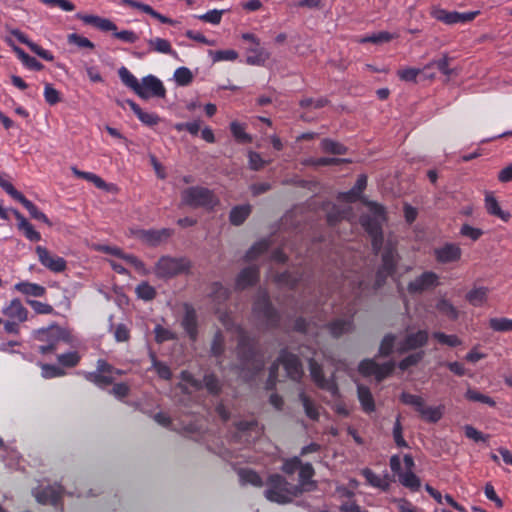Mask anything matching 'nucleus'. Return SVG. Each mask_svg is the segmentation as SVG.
I'll return each mask as SVG.
<instances>
[{
  "label": "nucleus",
  "instance_id": "dca6fc26",
  "mask_svg": "<svg viewBox=\"0 0 512 512\" xmlns=\"http://www.w3.org/2000/svg\"><path fill=\"white\" fill-rule=\"evenodd\" d=\"M62 488L59 485L44 486L33 489V495L40 504H56L62 495Z\"/></svg>",
  "mask_w": 512,
  "mask_h": 512
},
{
  "label": "nucleus",
  "instance_id": "37998d69",
  "mask_svg": "<svg viewBox=\"0 0 512 512\" xmlns=\"http://www.w3.org/2000/svg\"><path fill=\"white\" fill-rule=\"evenodd\" d=\"M118 75L122 83L136 93L140 81L126 67H121Z\"/></svg>",
  "mask_w": 512,
  "mask_h": 512
},
{
  "label": "nucleus",
  "instance_id": "f8f14e48",
  "mask_svg": "<svg viewBox=\"0 0 512 512\" xmlns=\"http://www.w3.org/2000/svg\"><path fill=\"white\" fill-rule=\"evenodd\" d=\"M398 260V255L392 244L388 243L382 253V265L377 272L376 287H380L385 279L392 274Z\"/></svg>",
  "mask_w": 512,
  "mask_h": 512
},
{
  "label": "nucleus",
  "instance_id": "cd10ccee",
  "mask_svg": "<svg viewBox=\"0 0 512 512\" xmlns=\"http://www.w3.org/2000/svg\"><path fill=\"white\" fill-rule=\"evenodd\" d=\"M126 104L131 108V110L136 114L138 119L143 124H145L147 126H154V125L158 124V122L160 121V118L158 117L157 114L143 111L139 107V105H137L134 101L126 100Z\"/></svg>",
  "mask_w": 512,
  "mask_h": 512
},
{
  "label": "nucleus",
  "instance_id": "7ed1b4c3",
  "mask_svg": "<svg viewBox=\"0 0 512 512\" xmlns=\"http://www.w3.org/2000/svg\"><path fill=\"white\" fill-rule=\"evenodd\" d=\"M368 214L361 217V224L372 238V246L378 251L382 244L381 226L385 220L383 208L376 203H368Z\"/></svg>",
  "mask_w": 512,
  "mask_h": 512
},
{
  "label": "nucleus",
  "instance_id": "bf43d9fd",
  "mask_svg": "<svg viewBox=\"0 0 512 512\" xmlns=\"http://www.w3.org/2000/svg\"><path fill=\"white\" fill-rule=\"evenodd\" d=\"M181 387L188 393L191 392L190 389H199L201 384L195 380L192 375L188 372H182L181 374Z\"/></svg>",
  "mask_w": 512,
  "mask_h": 512
},
{
  "label": "nucleus",
  "instance_id": "4d7b16f0",
  "mask_svg": "<svg viewBox=\"0 0 512 512\" xmlns=\"http://www.w3.org/2000/svg\"><path fill=\"white\" fill-rule=\"evenodd\" d=\"M69 44H74L79 48L94 49L95 45L86 37L76 33L69 34L67 37Z\"/></svg>",
  "mask_w": 512,
  "mask_h": 512
},
{
  "label": "nucleus",
  "instance_id": "774afa93",
  "mask_svg": "<svg viewBox=\"0 0 512 512\" xmlns=\"http://www.w3.org/2000/svg\"><path fill=\"white\" fill-rule=\"evenodd\" d=\"M422 71L423 70H420L418 68L407 67V68L400 69L398 71V76L403 81L412 82V81L416 80L417 76Z\"/></svg>",
  "mask_w": 512,
  "mask_h": 512
},
{
  "label": "nucleus",
  "instance_id": "6e6d98bb",
  "mask_svg": "<svg viewBox=\"0 0 512 512\" xmlns=\"http://www.w3.org/2000/svg\"><path fill=\"white\" fill-rule=\"evenodd\" d=\"M300 400L305 409L306 415L313 420H316L319 416V412L317 407L313 404V402L305 395L304 392L300 393Z\"/></svg>",
  "mask_w": 512,
  "mask_h": 512
},
{
  "label": "nucleus",
  "instance_id": "4468645a",
  "mask_svg": "<svg viewBox=\"0 0 512 512\" xmlns=\"http://www.w3.org/2000/svg\"><path fill=\"white\" fill-rule=\"evenodd\" d=\"M439 284V277L432 271H426L408 284L409 293H422L436 287Z\"/></svg>",
  "mask_w": 512,
  "mask_h": 512
},
{
  "label": "nucleus",
  "instance_id": "9d476101",
  "mask_svg": "<svg viewBox=\"0 0 512 512\" xmlns=\"http://www.w3.org/2000/svg\"><path fill=\"white\" fill-rule=\"evenodd\" d=\"M166 89L160 79L154 75H147L143 77L136 90V94L142 99H149L151 97H164Z\"/></svg>",
  "mask_w": 512,
  "mask_h": 512
},
{
  "label": "nucleus",
  "instance_id": "c756f323",
  "mask_svg": "<svg viewBox=\"0 0 512 512\" xmlns=\"http://www.w3.org/2000/svg\"><path fill=\"white\" fill-rule=\"evenodd\" d=\"M14 289L26 296H33V297H42V296H44V294L46 292L45 287H43L39 284H36V283L28 282V281H22V282L16 283L14 285Z\"/></svg>",
  "mask_w": 512,
  "mask_h": 512
},
{
  "label": "nucleus",
  "instance_id": "a878e982",
  "mask_svg": "<svg viewBox=\"0 0 512 512\" xmlns=\"http://www.w3.org/2000/svg\"><path fill=\"white\" fill-rule=\"evenodd\" d=\"M485 208L489 214L496 216L505 222H507L511 217L509 212L501 209L497 199L491 192H486L485 194Z\"/></svg>",
  "mask_w": 512,
  "mask_h": 512
},
{
  "label": "nucleus",
  "instance_id": "2f4dec72",
  "mask_svg": "<svg viewBox=\"0 0 512 512\" xmlns=\"http://www.w3.org/2000/svg\"><path fill=\"white\" fill-rule=\"evenodd\" d=\"M358 400L365 413H372L375 411V401L369 388L358 385L357 387Z\"/></svg>",
  "mask_w": 512,
  "mask_h": 512
},
{
  "label": "nucleus",
  "instance_id": "ddd939ff",
  "mask_svg": "<svg viewBox=\"0 0 512 512\" xmlns=\"http://www.w3.org/2000/svg\"><path fill=\"white\" fill-rule=\"evenodd\" d=\"M36 253L39 262L50 271L60 273L66 269V261L64 258L52 254L45 247L37 246Z\"/></svg>",
  "mask_w": 512,
  "mask_h": 512
},
{
  "label": "nucleus",
  "instance_id": "72a5a7b5",
  "mask_svg": "<svg viewBox=\"0 0 512 512\" xmlns=\"http://www.w3.org/2000/svg\"><path fill=\"white\" fill-rule=\"evenodd\" d=\"M171 232L168 229L162 230H141L139 237L148 244L155 245L170 236Z\"/></svg>",
  "mask_w": 512,
  "mask_h": 512
},
{
  "label": "nucleus",
  "instance_id": "de8ad7c7",
  "mask_svg": "<svg viewBox=\"0 0 512 512\" xmlns=\"http://www.w3.org/2000/svg\"><path fill=\"white\" fill-rule=\"evenodd\" d=\"M394 37L395 36L389 32L381 31V32L372 34L367 37H362L361 39H359V42L360 43L371 42V43H375V44H381V43L389 42Z\"/></svg>",
  "mask_w": 512,
  "mask_h": 512
},
{
  "label": "nucleus",
  "instance_id": "7c9ffc66",
  "mask_svg": "<svg viewBox=\"0 0 512 512\" xmlns=\"http://www.w3.org/2000/svg\"><path fill=\"white\" fill-rule=\"evenodd\" d=\"M150 50L155 51L161 54H168L175 58L178 57V54L175 50L172 49L170 42L164 38L155 37L151 38L147 41Z\"/></svg>",
  "mask_w": 512,
  "mask_h": 512
},
{
  "label": "nucleus",
  "instance_id": "aec40b11",
  "mask_svg": "<svg viewBox=\"0 0 512 512\" xmlns=\"http://www.w3.org/2000/svg\"><path fill=\"white\" fill-rule=\"evenodd\" d=\"M254 311L262 317L268 324L274 325L277 321V315L273 307L271 306L269 299L265 293H262L255 305Z\"/></svg>",
  "mask_w": 512,
  "mask_h": 512
},
{
  "label": "nucleus",
  "instance_id": "052dcab7",
  "mask_svg": "<svg viewBox=\"0 0 512 512\" xmlns=\"http://www.w3.org/2000/svg\"><path fill=\"white\" fill-rule=\"evenodd\" d=\"M434 338L437 339L441 344L455 347L462 344V341L456 335H447L442 332H435Z\"/></svg>",
  "mask_w": 512,
  "mask_h": 512
},
{
  "label": "nucleus",
  "instance_id": "49530a36",
  "mask_svg": "<svg viewBox=\"0 0 512 512\" xmlns=\"http://www.w3.org/2000/svg\"><path fill=\"white\" fill-rule=\"evenodd\" d=\"M209 56L212 58L213 62L234 61L238 58V53L232 49L218 51L210 50Z\"/></svg>",
  "mask_w": 512,
  "mask_h": 512
},
{
  "label": "nucleus",
  "instance_id": "a211bd4d",
  "mask_svg": "<svg viewBox=\"0 0 512 512\" xmlns=\"http://www.w3.org/2000/svg\"><path fill=\"white\" fill-rule=\"evenodd\" d=\"M262 433L261 427L254 420L236 423V438L239 441L252 442Z\"/></svg>",
  "mask_w": 512,
  "mask_h": 512
},
{
  "label": "nucleus",
  "instance_id": "8fccbe9b",
  "mask_svg": "<svg viewBox=\"0 0 512 512\" xmlns=\"http://www.w3.org/2000/svg\"><path fill=\"white\" fill-rule=\"evenodd\" d=\"M366 184H367L366 177L364 175L360 176L357 179V182H356L355 186L348 193L344 194L343 198L346 201H353V200H355L356 198L359 197V195L362 192V190L366 187Z\"/></svg>",
  "mask_w": 512,
  "mask_h": 512
},
{
  "label": "nucleus",
  "instance_id": "6e6552de",
  "mask_svg": "<svg viewBox=\"0 0 512 512\" xmlns=\"http://www.w3.org/2000/svg\"><path fill=\"white\" fill-rule=\"evenodd\" d=\"M123 371L115 369L105 360L97 361V368L94 372L85 373V378L99 387H106L111 384L115 376L122 375Z\"/></svg>",
  "mask_w": 512,
  "mask_h": 512
},
{
  "label": "nucleus",
  "instance_id": "4be33fe9",
  "mask_svg": "<svg viewBox=\"0 0 512 512\" xmlns=\"http://www.w3.org/2000/svg\"><path fill=\"white\" fill-rule=\"evenodd\" d=\"M435 256L437 261L441 263L454 262L460 259L461 249L455 244H445L444 246L435 249Z\"/></svg>",
  "mask_w": 512,
  "mask_h": 512
},
{
  "label": "nucleus",
  "instance_id": "0e129e2a",
  "mask_svg": "<svg viewBox=\"0 0 512 512\" xmlns=\"http://www.w3.org/2000/svg\"><path fill=\"white\" fill-rule=\"evenodd\" d=\"M401 401L406 405L413 406L417 412L420 411L423 403L425 402L422 397L409 393H402Z\"/></svg>",
  "mask_w": 512,
  "mask_h": 512
},
{
  "label": "nucleus",
  "instance_id": "e2e57ef3",
  "mask_svg": "<svg viewBox=\"0 0 512 512\" xmlns=\"http://www.w3.org/2000/svg\"><path fill=\"white\" fill-rule=\"evenodd\" d=\"M269 243L266 240H261L253 245L246 254L247 260H254L260 254L264 253L268 249Z\"/></svg>",
  "mask_w": 512,
  "mask_h": 512
},
{
  "label": "nucleus",
  "instance_id": "bb28decb",
  "mask_svg": "<svg viewBox=\"0 0 512 512\" xmlns=\"http://www.w3.org/2000/svg\"><path fill=\"white\" fill-rule=\"evenodd\" d=\"M362 475L366 479L367 483L372 487L386 491L390 486L388 474H385L384 476L377 475L372 470L366 468L362 470Z\"/></svg>",
  "mask_w": 512,
  "mask_h": 512
},
{
  "label": "nucleus",
  "instance_id": "6ab92c4d",
  "mask_svg": "<svg viewBox=\"0 0 512 512\" xmlns=\"http://www.w3.org/2000/svg\"><path fill=\"white\" fill-rule=\"evenodd\" d=\"M1 312L8 320L25 322L28 318V310L19 299H12L2 308Z\"/></svg>",
  "mask_w": 512,
  "mask_h": 512
},
{
  "label": "nucleus",
  "instance_id": "338daca9",
  "mask_svg": "<svg viewBox=\"0 0 512 512\" xmlns=\"http://www.w3.org/2000/svg\"><path fill=\"white\" fill-rule=\"evenodd\" d=\"M423 356H424L423 351L413 353V354L407 356L406 358H404L402 361H400L399 368L401 370H406L409 367L416 365L423 358Z\"/></svg>",
  "mask_w": 512,
  "mask_h": 512
},
{
  "label": "nucleus",
  "instance_id": "a18cd8bd",
  "mask_svg": "<svg viewBox=\"0 0 512 512\" xmlns=\"http://www.w3.org/2000/svg\"><path fill=\"white\" fill-rule=\"evenodd\" d=\"M81 359L77 351H70L57 356L58 363L63 367H75Z\"/></svg>",
  "mask_w": 512,
  "mask_h": 512
},
{
  "label": "nucleus",
  "instance_id": "69168bd1",
  "mask_svg": "<svg viewBox=\"0 0 512 512\" xmlns=\"http://www.w3.org/2000/svg\"><path fill=\"white\" fill-rule=\"evenodd\" d=\"M321 146L325 152L336 155L344 154L346 150L342 144L328 139L323 140Z\"/></svg>",
  "mask_w": 512,
  "mask_h": 512
},
{
  "label": "nucleus",
  "instance_id": "f3484780",
  "mask_svg": "<svg viewBox=\"0 0 512 512\" xmlns=\"http://www.w3.org/2000/svg\"><path fill=\"white\" fill-rule=\"evenodd\" d=\"M478 11L471 12H456V11H447V10H437L434 12V16L437 20H440L446 24H456V23H467L472 21L477 15Z\"/></svg>",
  "mask_w": 512,
  "mask_h": 512
},
{
  "label": "nucleus",
  "instance_id": "680f3d73",
  "mask_svg": "<svg viewBox=\"0 0 512 512\" xmlns=\"http://www.w3.org/2000/svg\"><path fill=\"white\" fill-rule=\"evenodd\" d=\"M136 293L139 298L145 301H149L155 297V289L146 282H143L136 287Z\"/></svg>",
  "mask_w": 512,
  "mask_h": 512
},
{
  "label": "nucleus",
  "instance_id": "a19ab883",
  "mask_svg": "<svg viewBox=\"0 0 512 512\" xmlns=\"http://www.w3.org/2000/svg\"><path fill=\"white\" fill-rule=\"evenodd\" d=\"M465 398L472 402L484 403L490 407H494L496 405L495 401L491 397L472 388L467 389L465 393Z\"/></svg>",
  "mask_w": 512,
  "mask_h": 512
},
{
  "label": "nucleus",
  "instance_id": "39448f33",
  "mask_svg": "<svg viewBox=\"0 0 512 512\" xmlns=\"http://www.w3.org/2000/svg\"><path fill=\"white\" fill-rule=\"evenodd\" d=\"M280 364L283 365L287 373V376L293 380H299L303 375L302 366L298 358L295 355L283 351L278 361L274 363L270 368L269 378L267 382L268 389H272L276 383L277 371Z\"/></svg>",
  "mask_w": 512,
  "mask_h": 512
},
{
  "label": "nucleus",
  "instance_id": "1a4fd4ad",
  "mask_svg": "<svg viewBox=\"0 0 512 512\" xmlns=\"http://www.w3.org/2000/svg\"><path fill=\"white\" fill-rule=\"evenodd\" d=\"M394 368V361L378 364L373 359H366L359 364L358 369L363 376H374L377 381H381L389 376Z\"/></svg>",
  "mask_w": 512,
  "mask_h": 512
},
{
  "label": "nucleus",
  "instance_id": "f704fd0d",
  "mask_svg": "<svg viewBox=\"0 0 512 512\" xmlns=\"http://www.w3.org/2000/svg\"><path fill=\"white\" fill-rule=\"evenodd\" d=\"M443 410H444V406H442V405L428 406L424 402L418 413L420 414L422 419H424L425 421L435 423V422H438L442 418Z\"/></svg>",
  "mask_w": 512,
  "mask_h": 512
},
{
  "label": "nucleus",
  "instance_id": "473e14b6",
  "mask_svg": "<svg viewBox=\"0 0 512 512\" xmlns=\"http://www.w3.org/2000/svg\"><path fill=\"white\" fill-rule=\"evenodd\" d=\"M6 42L12 47L17 57L27 68L32 70H41L43 68V65L39 61H37L34 57L29 56L20 47L14 45L11 39L8 38Z\"/></svg>",
  "mask_w": 512,
  "mask_h": 512
},
{
  "label": "nucleus",
  "instance_id": "f257e3e1",
  "mask_svg": "<svg viewBox=\"0 0 512 512\" xmlns=\"http://www.w3.org/2000/svg\"><path fill=\"white\" fill-rule=\"evenodd\" d=\"M314 470L310 464L299 465V487L289 485L281 476L272 475L268 481V488L265 491L266 498L278 504L291 502L294 497L303 490H311L313 483L310 482Z\"/></svg>",
  "mask_w": 512,
  "mask_h": 512
},
{
  "label": "nucleus",
  "instance_id": "c9c22d12",
  "mask_svg": "<svg viewBox=\"0 0 512 512\" xmlns=\"http://www.w3.org/2000/svg\"><path fill=\"white\" fill-rule=\"evenodd\" d=\"M489 289L487 287H474L467 293V300L473 306H482L488 298Z\"/></svg>",
  "mask_w": 512,
  "mask_h": 512
},
{
  "label": "nucleus",
  "instance_id": "2eb2a0df",
  "mask_svg": "<svg viewBox=\"0 0 512 512\" xmlns=\"http://www.w3.org/2000/svg\"><path fill=\"white\" fill-rule=\"evenodd\" d=\"M307 359L309 360V366H310V373L311 377L314 380V382L322 389L327 390L332 395L337 394V386L334 382V379L332 377L325 378L322 375V368L321 366L316 362L314 358H310L307 356Z\"/></svg>",
  "mask_w": 512,
  "mask_h": 512
},
{
  "label": "nucleus",
  "instance_id": "864d4df0",
  "mask_svg": "<svg viewBox=\"0 0 512 512\" xmlns=\"http://www.w3.org/2000/svg\"><path fill=\"white\" fill-rule=\"evenodd\" d=\"M438 311L450 319H456L458 317L457 309L446 299H441L436 305Z\"/></svg>",
  "mask_w": 512,
  "mask_h": 512
},
{
  "label": "nucleus",
  "instance_id": "13d9d810",
  "mask_svg": "<svg viewBox=\"0 0 512 512\" xmlns=\"http://www.w3.org/2000/svg\"><path fill=\"white\" fill-rule=\"evenodd\" d=\"M174 78H175V81L179 85L185 86V85H188L192 81L193 75H192V72L188 68L180 67L175 70Z\"/></svg>",
  "mask_w": 512,
  "mask_h": 512
},
{
  "label": "nucleus",
  "instance_id": "423d86ee",
  "mask_svg": "<svg viewBox=\"0 0 512 512\" xmlns=\"http://www.w3.org/2000/svg\"><path fill=\"white\" fill-rule=\"evenodd\" d=\"M39 334L40 340L47 342L38 347L39 352L42 354L55 351L62 342L73 344L76 341L75 337L68 330L60 327H51L48 330L39 332Z\"/></svg>",
  "mask_w": 512,
  "mask_h": 512
},
{
  "label": "nucleus",
  "instance_id": "c03bdc74",
  "mask_svg": "<svg viewBox=\"0 0 512 512\" xmlns=\"http://www.w3.org/2000/svg\"><path fill=\"white\" fill-rule=\"evenodd\" d=\"M489 326L496 332L512 331V319L505 317H495L489 320Z\"/></svg>",
  "mask_w": 512,
  "mask_h": 512
},
{
  "label": "nucleus",
  "instance_id": "5701e85b",
  "mask_svg": "<svg viewBox=\"0 0 512 512\" xmlns=\"http://www.w3.org/2000/svg\"><path fill=\"white\" fill-rule=\"evenodd\" d=\"M353 311L349 309L345 318H338L329 324V331L334 337H339L352 330Z\"/></svg>",
  "mask_w": 512,
  "mask_h": 512
},
{
  "label": "nucleus",
  "instance_id": "5fc2aeb1",
  "mask_svg": "<svg viewBox=\"0 0 512 512\" xmlns=\"http://www.w3.org/2000/svg\"><path fill=\"white\" fill-rule=\"evenodd\" d=\"M229 296V291L223 287L220 283H214L211 286L210 297L213 301L221 303L225 301Z\"/></svg>",
  "mask_w": 512,
  "mask_h": 512
},
{
  "label": "nucleus",
  "instance_id": "09e8293b",
  "mask_svg": "<svg viewBox=\"0 0 512 512\" xmlns=\"http://www.w3.org/2000/svg\"><path fill=\"white\" fill-rule=\"evenodd\" d=\"M239 478L244 484H252L254 486H261L262 480L260 476L252 470L241 469L239 471Z\"/></svg>",
  "mask_w": 512,
  "mask_h": 512
},
{
  "label": "nucleus",
  "instance_id": "20e7f679",
  "mask_svg": "<svg viewBox=\"0 0 512 512\" xmlns=\"http://www.w3.org/2000/svg\"><path fill=\"white\" fill-rule=\"evenodd\" d=\"M390 467L394 473L398 475L400 483L416 491L420 487L419 478L413 473L414 460L410 455L403 457V464L401 463L400 457L394 455L390 459Z\"/></svg>",
  "mask_w": 512,
  "mask_h": 512
},
{
  "label": "nucleus",
  "instance_id": "e433bc0d",
  "mask_svg": "<svg viewBox=\"0 0 512 512\" xmlns=\"http://www.w3.org/2000/svg\"><path fill=\"white\" fill-rule=\"evenodd\" d=\"M101 249L107 253L118 256L119 258L123 259L127 265L135 267L138 271H143L142 263L133 255L124 254L119 248L116 247L104 246Z\"/></svg>",
  "mask_w": 512,
  "mask_h": 512
},
{
  "label": "nucleus",
  "instance_id": "c85d7f7f",
  "mask_svg": "<svg viewBox=\"0 0 512 512\" xmlns=\"http://www.w3.org/2000/svg\"><path fill=\"white\" fill-rule=\"evenodd\" d=\"M258 278V269L254 266H249L243 269L237 279H236V287L238 289H245L246 287L252 285Z\"/></svg>",
  "mask_w": 512,
  "mask_h": 512
},
{
  "label": "nucleus",
  "instance_id": "9b49d317",
  "mask_svg": "<svg viewBox=\"0 0 512 512\" xmlns=\"http://www.w3.org/2000/svg\"><path fill=\"white\" fill-rule=\"evenodd\" d=\"M189 268V262L180 258H161L155 267V272L159 277H171L179 273L185 272Z\"/></svg>",
  "mask_w": 512,
  "mask_h": 512
},
{
  "label": "nucleus",
  "instance_id": "3c124183",
  "mask_svg": "<svg viewBox=\"0 0 512 512\" xmlns=\"http://www.w3.org/2000/svg\"><path fill=\"white\" fill-rule=\"evenodd\" d=\"M41 375L43 378H57L65 375V371L56 365L42 364Z\"/></svg>",
  "mask_w": 512,
  "mask_h": 512
},
{
  "label": "nucleus",
  "instance_id": "79ce46f5",
  "mask_svg": "<svg viewBox=\"0 0 512 512\" xmlns=\"http://www.w3.org/2000/svg\"><path fill=\"white\" fill-rule=\"evenodd\" d=\"M250 206L249 205H240V206H236L234 207L232 210H231V213H230V221L234 224V225H240L242 224L245 219L248 217V215L250 214Z\"/></svg>",
  "mask_w": 512,
  "mask_h": 512
},
{
  "label": "nucleus",
  "instance_id": "f03ea898",
  "mask_svg": "<svg viewBox=\"0 0 512 512\" xmlns=\"http://www.w3.org/2000/svg\"><path fill=\"white\" fill-rule=\"evenodd\" d=\"M427 340L428 333L425 330L407 333L405 336L387 334L380 344L379 354L381 356H389L393 352L403 354L409 350L424 346Z\"/></svg>",
  "mask_w": 512,
  "mask_h": 512
},
{
  "label": "nucleus",
  "instance_id": "412c9836",
  "mask_svg": "<svg viewBox=\"0 0 512 512\" xmlns=\"http://www.w3.org/2000/svg\"><path fill=\"white\" fill-rule=\"evenodd\" d=\"M11 34L21 43L27 45L32 52L46 61H53L54 56L48 50L43 49L38 44L32 42L23 32L18 29L11 30Z\"/></svg>",
  "mask_w": 512,
  "mask_h": 512
},
{
  "label": "nucleus",
  "instance_id": "b1692460",
  "mask_svg": "<svg viewBox=\"0 0 512 512\" xmlns=\"http://www.w3.org/2000/svg\"><path fill=\"white\" fill-rule=\"evenodd\" d=\"M247 51L250 53L246 58L249 65H264L270 57V53L261 46L260 41L258 44L250 45Z\"/></svg>",
  "mask_w": 512,
  "mask_h": 512
},
{
  "label": "nucleus",
  "instance_id": "ea45409f",
  "mask_svg": "<svg viewBox=\"0 0 512 512\" xmlns=\"http://www.w3.org/2000/svg\"><path fill=\"white\" fill-rule=\"evenodd\" d=\"M182 326L184 327L190 338L194 339L197 332L196 314L193 310L188 309L184 315Z\"/></svg>",
  "mask_w": 512,
  "mask_h": 512
},
{
  "label": "nucleus",
  "instance_id": "603ef678",
  "mask_svg": "<svg viewBox=\"0 0 512 512\" xmlns=\"http://www.w3.org/2000/svg\"><path fill=\"white\" fill-rule=\"evenodd\" d=\"M433 66H436L443 74L450 76L453 73V69L449 68V58L447 55H444L441 59L437 61H432L428 63L423 70H429Z\"/></svg>",
  "mask_w": 512,
  "mask_h": 512
},
{
  "label": "nucleus",
  "instance_id": "58836bf2",
  "mask_svg": "<svg viewBox=\"0 0 512 512\" xmlns=\"http://www.w3.org/2000/svg\"><path fill=\"white\" fill-rule=\"evenodd\" d=\"M245 129V125L237 121H233L230 124V130L233 137L241 144L250 143L252 141V137L246 133Z\"/></svg>",
  "mask_w": 512,
  "mask_h": 512
},
{
  "label": "nucleus",
  "instance_id": "393cba45",
  "mask_svg": "<svg viewBox=\"0 0 512 512\" xmlns=\"http://www.w3.org/2000/svg\"><path fill=\"white\" fill-rule=\"evenodd\" d=\"M12 212L18 221V229L24 234V236L30 241H39L41 239V235L34 229L32 224L29 223L27 219L19 211L12 210Z\"/></svg>",
  "mask_w": 512,
  "mask_h": 512
},
{
  "label": "nucleus",
  "instance_id": "0eeeda50",
  "mask_svg": "<svg viewBox=\"0 0 512 512\" xmlns=\"http://www.w3.org/2000/svg\"><path fill=\"white\" fill-rule=\"evenodd\" d=\"M218 200L214 194L204 187H191L183 191L182 203L191 207L213 208Z\"/></svg>",
  "mask_w": 512,
  "mask_h": 512
},
{
  "label": "nucleus",
  "instance_id": "4c0bfd02",
  "mask_svg": "<svg viewBox=\"0 0 512 512\" xmlns=\"http://www.w3.org/2000/svg\"><path fill=\"white\" fill-rule=\"evenodd\" d=\"M16 200L20 202L28 210L32 218L50 225L47 216L43 212H41L36 207V205H34L30 200H28L23 194H21Z\"/></svg>",
  "mask_w": 512,
  "mask_h": 512
}]
</instances>
